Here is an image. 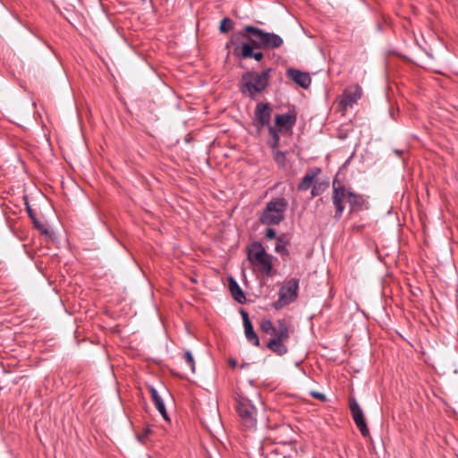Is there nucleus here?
Returning <instances> with one entry per match:
<instances>
[{"label":"nucleus","instance_id":"1","mask_svg":"<svg viewBox=\"0 0 458 458\" xmlns=\"http://www.w3.org/2000/svg\"><path fill=\"white\" fill-rule=\"evenodd\" d=\"M241 34L250 40L254 47L276 48L283 44V39L278 35L265 32L253 26H246Z\"/></svg>","mask_w":458,"mask_h":458},{"label":"nucleus","instance_id":"2","mask_svg":"<svg viewBox=\"0 0 458 458\" xmlns=\"http://www.w3.org/2000/svg\"><path fill=\"white\" fill-rule=\"evenodd\" d=\"M269 72L260 73L248 72L242 77V91L249 96H254L266 89L269 80Z\"/></svg>","mask_w":458,"mask_h":458},{"label":"nucleus","instance_id":"3","mask_svg":"<svg viewBox=\"0 0 458 458\" xmlns=\"http://www.w3.org/2000/svg\"><path fill=\"white\" fill-rule=\"evenodd\" d=\"M249 261L258 269L269 276L273 267V256L267 254L259 242L252 243L248 250Z\"/></svg>","mask_w":458,"mask_h":458},{"label":"nucleus","instance_id":"4","mask_svg":"<svg viewBox=\"0 0 458 458\" xmlns=\"http://www.w3.org/2000/svg\"><path fill=\"white\" fill-rule=\"evenodd\" d=\"M287 202L284 199L269 201L260 216V222L267 225H278L284 217Z\"/></svg>","mask_w":458,"mask_h":458},{"label":"nucleus","instance_id":"5","mask_svg":"<svg viewBox=\"0 0 458 458\" xmlns=\"http://www.w3.org/2000/svg\"><path fill=\"white\" fill-rule=\"evenodd\" d=\"M298 288L299 283L297 280L293 279L285 283L280 289V299L278 302L276 304V308L278 309L283 305L293 301L297 297Z\"/></svg>","mask_w":458,"mask_h":458},{"label":"nucleus","instance_id":"6","mask_svg":"<svg viewBox=\"0 0 458 458\" xmlns=\"http://www.w3.org/2000/svg\"><path fill=\"white\" fill-rule=\"evenodd\" d=\"M238 412L245 426L254 427L256 424V409L248 400L242 399L239 402Z\"/></svg>","mask_w":458,"mask_h":458},{"label":"nucleus","instance_id":"7","mask_svg":"<svg viewBox=\"0 0 458 458\" xmlns=\"http://www.w3.org/2000/svg\"><path fill=\"white\" fill-rule=\"evenodd\" d=\"M350 410H351L353 420H354L356 426L358 427V428L360 429L361 435L363 437L369 436V430L367 427L363 411H362L361 408L360 407V405L358 404V403L356 402V400L352 399L350 401Z\"/></svg>","mask_w":458,"mask_h":458},{"label":"nucleus","instance_id":"8","mask_svg":"<svg viewBox=\"0 0 458 458\" xmlns=\"http://www.w3.org/2000/svg\"><path fill=\"white\" fill-rule=\"evenodd\" d=\"M333 188V202L336 208L337 213L341 215L344 209V203L348 202V191L336 182H334Z\"/></svg>","mask_w":458,"mask_h":458},{"label":"nucleus","instance_id":"9","mask_svg":"<svg viewBox=\"0 0 458 458\" xmlns=\"http://www.w3.org/2000/svg\"><path fill=\"white\" fill-rule=\"evenodd\" d=\"M289 77L298 85L302 88H308L310 85L311 79L307 72H302L299 70L289 69L287 71Z\"/></svg>","mask_w":458,"mask_h":458},{"label":"nucleus","instance_id":"10","mask_svg":"<svg viewBox=\"0 0 458 458\" xmlns=\"http://www.w3.org/2000/svg\"><path fill=\"white\" fill-rule=\"evenodd\" d=\"M295 115L292 113L278 114L276 116V125L280 131H289L295 123Z\"/></svg>","mask_w":458,"mask_h":458},{"label":"nucleus","instance_id":"11","mask_svg":"<svg viewBox=\"0 0 458 458\" xmlns=\"http://www.w3.org/2000/svg\"><path fill=\"white\" fill-rule=\"evenodd\" d=\"M362 90L359 86L345 91L342 99V105L346 108L352 106L358 99L360 98Z\"/></svg>","mask_w":458,"mask_h":458},{"label":"nucleus","instance_id":"12","mask_svg":"<svg viewBox=\"0 0 458 458\" xmlns=\"http://www.w3.org/2000/svg\"><path fill=\"white\" fill-rule=\"evenodd\" d=\"M255 116L260 126L267 124L270 119L269 106L265 104H259L256 108Z\"/></svg>","mask_w":458,"mask_h":458},{"label":"nucleus","instance_id":"13","mask_svg":"<svg viewBox=\"0 0 458 458\" xmlns=\"http://www.w3.org/2000/svg\"><path fill=\"white\" fill-rule=\"evenodd\" d=\"M272 337L279 340H287L289 337V327L284 320H278Z\"/></svg>","mask_w":458,"mask_h":458},{"label":"nucleus","instance_id":"14","mask_svg":"<svg viewBox=\"0 0 458 458\" xmlns=\"http://www.w3.org/2000/svg\"><path fill=\"white\" fill-rule=\"evenodd\" d=\"M320 170L318 168H314L309 171L306 175L303 177L301 182L299 184V190L306 191L313 184L314 179L319 174Z\"/></svg>","mask_w":458,"mask_h":458},{"label":"nucleus","instance_id":"15","mask_svg":"<svg viewBox=\"0 0 458 458\" xmlns=\"http://www.w3.org/2000/svg\"><path fill=\"white\" fill-rule=\"evenodd\" d=\"M285 340H279L272 337L267 343V347L277 354H284L287 352L286 346L284 344Z\"/></svg>","mask_w":458,"mask_h":458},{"label":"nucleus","instance_id":"16","mask_svg":"<svg viewBox=\"0 0 458 458\" xmlns=\"http://www.w3.org/2000/svg\"><path fill=\"white\" fill-rule=\"evenodd\" d=\"M253 45L251 43H244L241 47V55L243 58L253 57L257 61H260L263 57L261 52L252 53Z\"/></svg>","mask_w":458,"mask_h":458},{"label":"nucleus","instance_id":"17","mask_svg":"<svg viewBox=\"0 0 458 458\" xmlns=\"http://www.w3.org/2000/svg\"><path fill=\"white\" fill-rule=\"evenodd\" d=\"M229 288L232 295L238 302H242L245 300V296L238 285V284L232 277L229 278Z\"/></svg>","mask_w":458,"mask_h":458},{"label":"nucleus","instance_id":"18","mask_svg":"<svg viewBox=\"0 0 458 458\" xmlns=\"http://www.w3.org/2000/svg\"><path fill=\"white\" fill-rule=\"evenodd\" d=\"M244 333L246 338L251 342L254 345H259V340L257 334L254 332L252 325L250 322L246 323V327H244Z\"/></svg>","mask_w":458,"mask_h":458},{"label":"nucleus","instance_id":"19","mask_svg":"<svg viewBox=\"0 0 458 458\" xmlns=\"http://www.w3.org/2000/svg\"><path fill=\"white\" fill-rule=\"evenodd\" d=\"M152 399H153V401L155 403V405H156L157 409L158 410V411L162 415V417L165 420H169V418H168V415H167V412H166V410H165V403H164L161 396L159 395V394L157 395L154 396V398H152Z\"/></svg>","mask_w":458,"mask_h":458},{"label":"nucleus","instance_id":"20","mask_svg":"<svg viewBox=\"0 0 458 458\" xmlns=\"http://www.w3.org/2000/svg\"><path fill=\"white\" fill-rule=\"evenodd\" d=\"M259 328L263 333L268 335H272V333L276 330V327L273 326L271 320L265 318L260 319Z\"/></svg>","mask_w":458,"mask_h":458},{"label":"nucleus","instance_id":"21","mask_svg":"<svg viewBox=\"0 0 458 458\" xmlns=\"http://www.w3.org/2000/svg\"><path fill=\"white\" fill-rule=\"evenodd\" d=\"M348 203L352 208H360L363 203V199L348 191Z\"/></svg>","mask_w":458,"mask_h":458},{"label":"nucleus","instance_id":"22","mask_svg":"<svg viewBox=\"0 0 458 458\" xmlns=\"http://www.w3.org/2000/svg\"><path fill=\"white\" fill-rule=\"evenodd\" d=\"M275 250L282 255L287 254L286 242H284L282 238L277 239Z\"/></svg>","mask_w":458,"mask_h":458},{"label":"nucleus","instance_id":"23","mask_svg":"<svg viewBox=\"0 0 458 458\" xmlns=\"http://www.w3.org/2000/svg\"><path fill=\"white\" fill-rule=\"evenodd\" d=\"M233 28V21L229 18H225L220 24L219 30L221 32L225 33L232 30Z\"/></svg>","mask_w":458,"mask_h":458},{"label":"nucleus","instance_id":"24","mask_svg":"<svg viewBox=\"0 0 458 458\" xmlns=\"http://www.w3.org/2000/svg\"><path fill=\"white\" fill-rule=\"evenodd\" d=\"M152 434V429L149 427H147L141 434H137V439L140 443H145L146 439Z\"/></svg>","mask_w":458,"mask_h":458},{"label":"nucleus","instance_id":"25","mask_svg":"<svg viewBox=\"0 0 458 458\" xmlns=\"http://www.w3.org/2000/svg\"><path fill=\"white\" fill-rule=\"evenodd\" d=\"M327 186H328L327 183H323V182L315 184L312 189V195L313 196L318 195L320 193V191H325L327 188Z\"/></svg>","mask_w":458,"mask_h":458},{"label":"nucleus","instance_id":"26","mask_svg":"<svg viewBox=\"0 0 458 458\" xmlns=\"http://www.w3.org/2000/svg\"><path fill=\"white\" fill-rule=\"evenodd\" d=\"M184 357H185L187 363L190 365L191 371L195 372L194 359H193L192 354L190 352H186L184 353Z\"/></svg>","mask_w":458,"mask_h":458},{"label":"nucleus","instance_id":"27","mask_svg":"<svg viewBox=\"0 0 458 458\" xmlns=\"http://www.w3.org/2000/svg\"><path fill=\"white\" fill-rule=\"evenodd\" d=\"M269 131L273 135V138H274V142L272 143V147L276 148V146L278 144L279 137L273 128L270 127Z\"/></svg>","mask_w":458,"mask_h":458},{"label":"nucleus","instance_id":"28","mask_svg":"<svg viewBox=\"0 0 458 458\" xmlns=\"http://www.w3.org/2000/svg\"><path fill=\"white\" fill-rule=\"evenodd\" d=\"M310 394L316 398V399H318L320 401H325L326 400V395L322 393H318V392H310Z\"/></svg>","mask_w":458,"mask_h":458},{"label":"nucleus","instance_id":"29","mask_svg":"<svg viewBox=\"0 0 458 458\" xmlns=\"http://www.w3.org/2000/svg\"><path fill=\"white\" fill-rule=\"evenodd\" d=\"M266 237L268 239H274L276 237V231L272 228L267 229Z\"/></svg>","mask_w":458,"mask_h":458},{"label":"nucleus","instance_id":"30","mask_svg":"<svg viewBox=\"0 0 458 458\" xmlns=\"http://www.w3.org/2000/svg\"><path fill=\"white\" fill-rule=\"evenodd\" d=\"M34 224L37 226V228L39 229L43 233L48 234V231L46 228H44L38 222L34 220Z\"/></svg>","mask_w":458,"mask_h":458},{"label":"nucleus","instance_id":"31","mask_svg":"<svg viewBox=\"0 0 458 458\" xmlns=\"http://www.w3.org/2000/svg\"><path fill=\"white\" fill-rule=\"evenodd\" d=\"M242 318H243V325L246 327V323L250 322L248 317V314L245 311H242Z\"/></svg>","mask_w":458,"mask_h":458},{"label":"nucleus","instance_id":"32","mask_svg":"<svg viewBox=\"0 0 458 458\" xmlns=\"http://www.w3.org/2000/svg\"><path fill=\"white\" fill-rule=\"evenodd\" d=\"M276 157V160L278 163H283V161H284V154H282V153H279V152H278V153H276V157Z\"/></svg>","mask_w":458,"mask_h":458},{"label":"nucleus","instance_id":"33","mask_svg":"<svg viewBox=\"0 0 458 458\" xmlns=\"http://www.w3.org/2000/svg\"><path fill=\"white\" fill-rule=\"evenodd\" d=\"M148 390H149V392H150V394H151L152 398H154V396H156V395H157V394H158L157 390V389H155V388H154L153 386H148Z\"/></svg>","mask_w":458,"mask_h":458},{"label":"nucleus","instance_id":"34","mask_svg":"<svg viewBox=\"0 0 458 458\" xmlns=\"http://www.w3.org/2000/svg\"><path fill=\"white\" fill-rule=\"evenodd\" d=\"M229 364L231 367L234 368L236 366V360H229Z\"/></svg>","mask_w":458,"mask_h":458},{"label":"nucleus","instance_id":"35","mask_svg":"<svg viewBox=\"0 0 458 458\" xmlns=\"http://www.w3.org/2000/svg\"><path fill=\"white\" fill-rule=\"evenodd\" d=\"M27 208H28V212H29L30 216L33 218L30 208L29 207Z\"/></svg>","mask_w":458,"mask_h":458}]
</instances>
